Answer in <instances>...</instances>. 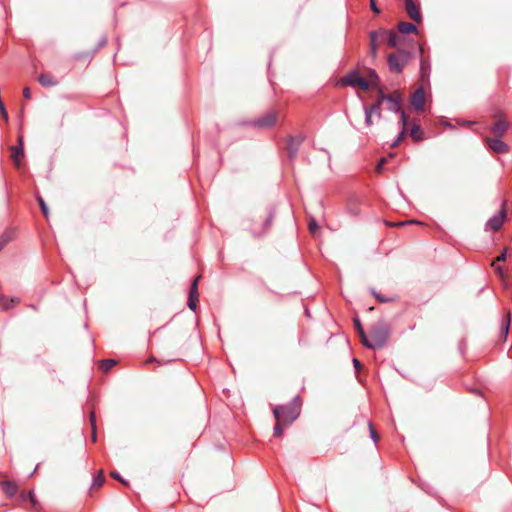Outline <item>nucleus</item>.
Returning <instances> with one entry per match:
<instances>
[{
    "label": "nucleus",
    "instance_id": "13d9d810",
    "mask_svg": "<svg viewBox=\"0 0 512 512\" xmlns=\"http://www.w3.org/2000/svg\"><path fill=\"white\" fill-rule=\"evenodd\" d=\"M35 469H37V467H36ZM35 471H36V470H34L33 472H31L30 476L34 475Z\"/></svg>",
    "mask_w": 512,
    "mask_h": 512
},
{
    "label": "nucleus",
    "instance_id": "f8f14e48",
    "mask_svg": "<svg viewBox=\"0 0 512 512\" xmlns=\"http://www.w3.org/2000/svg\"><path fill=\"white\" fill-rule=\"evenodd\" d=\"M398 113L400 114L401 130L397 138L391 144L392 148H395L399 145V143L404 139L407 132L408 118L403 110H400Z\"/></svg>",
    "mask_w": 512,
    "mask_h": 512
},
{
    "label": "nucleus",
    "instance_id": "7c9ffc66",
    "mask_svg": "<svg viewBox=\"0 0 512 512\" xmlns=\"http://www.w3.org/2000/svg\"><path fill=\"white\" fill-rule=\"evenodd\" d=\"M189 296L191 298L198 297V278H195L192 281L191 286H190V290H189Z\"/></svg>",
    "mask_w": 512,
    "mask_h": 512
},
{
    "label": "nucleus",
    "instance_id": "4be33fe9",
    "mask_svg": "<svg viewBox=\"0 0 512 512\" xmlns=\"http://www.w3.org/2000/svg\"><path fill=\"white\" fill-rule=\"evenodd\" d=\"M410 137L418 142L423 139V131L418 123H414L410 129Z\"/></svg>",
    "mask_w": 512,
    "mask_h": 512
},
{
    "label": "nucleus",
    "instance_id": "473e14b6",
    "mask_svg": "<svg viewBox=\"0 0 512 512\" xmlns=\"http://www.w3.org/2000/svg\"><path fill=\"white\" fill-rule=\"evenodd\" d=\"M371 293L375 296V298L380 302V303H387L389 301H391L390 298L380 294V293H377L374 289L371 290Z\"/></svg>",
    "mask_w": 512,
    "mask_h": 512
},
{
    "label": "nucleus",
    "instance_id": "ea45409f",
    "mask_svg": "<svg viewBox=\"0 0 512 512\" xmlns=\"http://www.w3.org/2000/svg\"><path fill=\"white\" fill-rule=\"evenodd\" d=\"M317 230H318V224H317L316 220L315 219H311L310 222H309V231L312 234H315Z\"/></svg>",
    "mask_w": 512,
    "mask_h": 512
},
{
    "label": "nucleus",
    "instance_id": "4468645a",
    "mask_svg": "<svg viewBox=\"0 0 512 512\" xmlns=\"http://www.w3.org/2000/svg\"><path fill=\"white\" fill-rule=\"evenodd\" d=\"M386 102L388 109L394 113H398L401 109L402 98L398 93L386 94Z\"/></svg>",
    "mask_w": 512,
    "mask_h": 512
},
{
    "label": "nucleus",
    "instance_id": "f03ea898",
    "mask_svg": "<svg viewBox=\"0 0 512 512\" xmlns=\"http://www.w3.org/2000/svg\"><path fill=\"white\" fill-rule=\"evenodd\" d=\"M389 336L390 326L386 322L380 320L371 327L370 337L376 349L382 348L387 343Z\"/></svg>",
    "mask_w": 512,
    "mask_h": 512
},
{
    "label": "nucleus",
    "instance_id": "39448f33",
    "mask_svg": "<svg viewBox=\"0 0 512 512\" xmlns=\"http://www.w3.org/2000/svg\"><path fill=\"white\" fill-rule=\"evenodd\" d=\"M277 121V113L275 111H268L264 115L249 122L248 124L259 129H267L273 127Z\"/></svg>",
    "mask_w": 512,
    "mask_h": 512
},
{
    "label": "nucleus",
    "instance_id": "49530a36",
    "mask_svg": "<svg viewBox=\"0 0 512 512\" xmlns=\"http://www.w3.org/2000/svg\"><path fill=\"white\" fill-rule=\"evenodd\" d=\"M106 44H107V37H106V36H103V37L99 40V42H98L97 49L104 47Z\"/></svg>",
    "mask_w": 512,
    "mask_h": 512
},
{
    "label": "nucleus",
    "instance_id": "f704fd0d",
    "mask_svg": "<svg viewBox=\"0 0 512 512\" xmlns=\"http://www.w3.org/2000/svg\"><path fill=\"white\" fill-rule=\"evenodd\" d=\"M38 202H39L42 213L47 218L49 211H48V207H47L45 201L43 200L42 197H38Z\"/></svg>",
    "mask_w": 512,
    "mask_h": 512
},
{
    "label": "nucleus",
    "instance_id": "a18cd8bd",
    "mask_svg": "<svg viewBox=\"0 0 512 512\" xmlns=\"http://www.w3.org/2000/svg\"><path fill=\"white\" fill-rule=\"evenodd\" d=\"M386 163V159L385 158H381L380 161L378 162L377 166H376V171L377 172H381L384 164Z\"/></svg>",
    "mask_w": 512,
    "mask_h": 512
},
{
    "label": "nucleus",
    "instance_id": "b1692460",
    "mask_svg": "<svg viewBox=\"0 0 512 512\" xmlns=\"http://www.w3.org/2000/svg\"><path fill=\"white\" fill-rule=\"evenodd\" d=\"M19 301L20 300L18 298H11L10 300H7L4 295L0 294V308L3 310H8L18 304Z\"/></svg>",
    "mask_w": 512,
    "mask_h": 512
},
{
    "label": "nucleus",
    "instance_id": "864d4df0",
    "mask_svg": "<svg viewBox=\"0 0 512 512\" xmlns=\"http://www.w3.org/2000/svg\"><path fill=\"white\" fill-rule=\"evenodd\" d=\"M471 124H472V122H470V121H465V122L462 123V125H467V126H469Z\"/></svg>",
    "mask_w": 512,
    "mask_h": 512
},
{
    "label": "nucleus",
    "instance_id": "c03bdc74",
    "mask_svg": "<svg viewBox=\"0 0 512 512\" xmlns=\"http://www.w3.org/2000/svg\"><path fill=\"white\" fill-rule=\"evenodd\" d=\"M370 8L371 10L376 13V14H379L380 13V9L378 8V6L376 5L375 3V0H370Z\"/></svg>",
    "mask_w": 512,
    "mask_h": 512
},
{
    "label": "nucleus",
    "instance_id": "c9c22d12",
    "mask_svg": "<svg viewBox=\"0 0 512 512\" xmlns=\"http://www.w3.org/2000/svg\"><path fill=\"white\" fill-rule=\"evenodd\" d=\"M90 422H91L92 429H93L92 438H93V441H96V420H95V413L94 412H92L90 414Z\"/></svg>",
    "mask_w": 512,
    "mask_h": 512
},
{
    "label": "nucleus",
    "instance_id": "c85d7f7f",
    "mask_svg": "<svg viewBox=\"0 0 512 512\" xmlns=\"http://www.w3.org/2000/svg\"><path fill=\"white\" fill-rule=\"evenodd\" d=\"M12 239V232L6 231L2 236H0V251L5 247V245Z\"/></svg>",
    "mask_w": 512,
    "mask_h": 512
},
{
    "label": "nucleus",
    "instance_id": "bb28decb",
    "mask_svg": "<svg viewBox=\"0 0 512 512\" xmlns=\"http://www.w3.org/2000/svg\"><path fill=\"white\" fill-rule=\"evenodd\" d=\"M368 76H369V81H368L369 86H379L380 78L375 70H370Z\"/></svg>",
    "mask_w": 512,
    "mask_h": 512
},
{
    "label": "nucleus",
    "instance_id": "1a4fd4ad",
    "mask_svg": "<svg viewBox=\"0 0 512 512\" xmlns=\"http://www.w3.org/2000/svg\"><path fill=\"white\" fill-rule=\"evenodd\" d=\"M486 144L495 153L503 154L509 152V146L500 138H487Z\"/></svg>",
    "mask_w": 512,
    "mask_h": 512
},
{
    "label": "nucleus",
    "instance_id": "79ce46f5",
    "mask_svg": "<svg viewBox=\"0 0 512 512\" xmlns=\"http://www.w3.org/2000/svg\"><path fill=\"white\" fill-rule=\"evenodd\" d=\"M111 476L114 479H116V480L120 481L121 483H123L124 485H128V482L125 481L118 472H116V471L111 472Z\"/></svg>",
    "mask_w": 512,
    "mask_h": 512
},
{
    "label": "nucleus",
    "instance_id": "f257e3e1",
    "mask_svg": "<svg viewBox=\"0 0 512 512\" xmlns=\"http://www.w3.org/2000/svg\"><path fill=\"white\" fill-rule=\"evenodd\" d=\"M273 414L278 422H283L284 426L291 425L300 414V398L295 396L292 401L286 405H279L273 409Z\"/></svg>",
    "mask_w": 512,
    "mask_h": 512
},
{
    "label": "nucleus",
    "instance_id": "c756f323",
    "mask_svg": "<svg viewBox=\"0 0 512 512\" xmlns=\"http://www.w3.org/2000/svg\"><path fill=\"white\" fill-rule=\"evenodd\" d=\"M12 239V232L6 231L2 236H0V251L5 247V245Z\"/></svg>",
    "mask_w": 512,
    "mask_h": 512
},
{
    "label": "nucleus",
    "instance_id": "cd10ccee",
    "mask_svg": "<svg viewBox=\"0 0 512 512\" xmlns=\"http://www.w3.org/2000/svg\"><path fill=\"white\" fill-rule=\"evenodd\" d=\"M116 364V361L113 359H105L102 360L100 363V368L104 372H108L114 365Z\"/></svg>",
    "mask_w": 512,
    "mask_h": 512
},
{
    "label": "nucleus",
    "instance_id": "de8ad7c7",
    "mask_svg": "<svg viewBox=\"0 0 512 512\" xmlns=\"http://www.w3.org/2000/svg\"><path fill=\"white\" fill-rule=\"evenodd\" d=\"M353 365L356 371H359L362 366L361 362L356 358L353 359Z\"/></svg>",
    "mask_w": 512,
    "mask_h": 512
},
{
    "label": "nucleus",
    "instance_id": "5701e85b",
    "mask_svg": "<svg viewBox=\"0 0 512 512\" xmlns=\"http://www.w3.org/2000/svg\"><path fill=\"white\" fill-rule=\"evenodd\" d=\"M510 318H511V315H510V311L508 310V311H506L505 315L503 316L502 323H501V335H503L504 338H506L509 333Z\"/></svg>",
    "mask_w": 512,
    "mask_h": 512
},
{
    "label": "nucleus",
    "instance_id": "58836bf2",
    "mask_svg": "<svg viewBox=\"0 0 512 512\" xmlns=\"http://www.w3.org/2000/svg\"><path fill=\"white\" fill-rule=\"evenodd\" d=\"M353 323H354V327H355V329H356V331L358 332L359 335L362 332H365L363 327H362V324H361V321H360L359 318H354Z\"/></svg>",
    "mask_w": 512,
    "mask_h": 512
},
{
    "label": "nucleus",
    "instance_id": "a878e982",
    "mask_svg": "<svg viewBox=\"0 0 512 512\" xmlns=\"http://www.w3.org/2000/svg\"><path fill=\"white\" fill-rule=\"evenodd\" d=\"M420 72H421V75H422L423 78L426 77V76H429V73H430V63H429L428 60L421 59Z\"/></svg>",
    "mask_w": 512,
    "mask_h": 512
},
{
    "label": "nucleus",
    "instance_id": "412c9836",
    "mask_svg": "<svg viewBox=\"0 0 512 512\" xmlns=\"http://www.w3.org/2000/svg\"><path fill=\"white\" fill-rule=\"evenodd\" d=\"M2 488H3L4 492L7 494V496H9V497H13L17 493V490H18L17 485L11 481H3Z\"/></svg>",
    "mask_w": 512,
    "mask_h": 512
},
{
    "label": "nucleus",
    "instance_id": "e433bc0d",
    "mask_svg": "<svg viewBox=\"0 0 512 512\" xmlns=\"http://www.w3.org/2000/svg\"><path fill=\"white\" fill-rule=\"evenodd\" d=\"M197 303H198V297H196V298H191L190 296L188 297L187 305H188L189 309H191L192 311L196 310Z\"/></svg>",
    "mask_w": 512,
    "mask_h": 512
},
{
    "label": "nucleus",
    "instance_id": "4c0bfd02",
    "mask_svg": "<svg viewBox=\"0 0 512 512\" xmlns=\"http://www.w3.org/2000/svg\"><path fill=\"white\" fill-rule=\"evenodd\" d=\"M364 113H365V124H366L367 126H371V125L373 124V121H372V115H373L374 113H370V111H369V110H367V109H365V108H364Z\"/></svg>",
    "mask_w": 512,
    "mask_h": 512
},
{
    "label": "nucleus",
    "instance_id": "2f4dec72",
    "mask_svg": "<svg viewBox=\"0 0 512 512\" xmlns=\"http://www.w3.org/2000/svg\"><path fill=\"white\" fill-rule=\"evenodd\" d=\"M104 481L105 478L103 476V473L100 471L96 476H94L92 485L100 487L103 485Z\"/></svg>",
    "mask_w": 512,
    "mask_h": 512
},
{
    "label": "nucleus",
    "instance_id": "ddd939ff",
    "mask_svg": "<svg viewBox=\"0 0 512 512\" xmlns=\"http://www.w3.org/2000/svg\"><path fill=\"white\" fill-rule=\"evenodd\" d=\"M386 101V94L380 89L377 100L370 106H364L365 109L369 110L370 113H374L378 119L381 118V105Z\"/></svg>",
    "mask_w": 512,
    "mask_h": 512
},
{
    "label": "nucleus",
    "instance_id": "aec40b11",
    "mask_svg": "<svg viewBox=\"0 0 512 512\" xmlns=\"http://www.w3.org/2000/svg\"><path fill=\"white\" fill-rule=\"evenodd\" d=\"M398 30L403 34L416 33L417 27L413 23L402 21L398 24Z\"/></svg>",
    "mask_w": 512,
    "mask_h": 512
},
{
    "label": "nucleus",
    "instance_id": "dca6fc26",
    "mask_svg": "<svg viewBox=\"0 0 512 512\" xmlns=\"http://www.w3.org/2000/svg\"><path fill=\"white\" fill-rule=\"evenodd\" d=\"M18 141H19V145L18 146H13L11 148L12 159H13V161H14L16 166H19L20 158L24 155L23 140H22L21 136L19 137Z\"/></svg>",
    "mask_w": 512,
    "mask_h": 512
},
{
    "label": "nucleus",
    "instance_id": "f3484780",
    "mask_svg": "<svg viewBox=\"0 0 512 512\" xmlns=\"http://www.w3.org/2000/svg\"><path fill=\"white\" fill-rule=\"evenodd\" d=\"M378 36H380V29L373 30L369 33L370 38V54L373 58L377 56V49H378Z\"/></svg>",
    "mask_w": 512,
    "mask_h": 512
},
{
    "label": "nucleus",
    "instance_id": "09e8293b",
    "mask_svg": "<svg viewBox=\"0 0 512 512\" xmlns=\"http://www.w3.org/2000/svg\"><path fill=\"white\" fill-rule=\"evenodd\" d=\"M28 497H29V499H30V501H31L32 505H33V506H35V505H36V499H35V494H34V492H33V491H29V493H28Z\"/></svg>",
    "mask_w": 512,
    "mask_h": 512
},
{
    "label": "nucleus",
    "instance_id": "9b49d317",
    "mask_svg": "<svg viewBox=\"0 0 512 512\" xmlns=\"http://www.w3.org/2000/svg\"><path fill=\"white\" fill-rule=\"evenodd\" d=\"M405 9L409 17L416 23L422 21V15L419 7L414 3L413 0H405Z\"/></svg>",
    "mask_w": 512,
    "mask_h": 512
},
{
    "label": "nucleus",
    "instance_id": "9d476101",
    "mask_svg": "<svg viewBox=\"0 0 512 512\" xmlns=\"http://www.w3.org/2000/svg\"><path fill=\"white\" fill-rule=\"evenodd\" d=\"M425 103V92L423 87H419L411 96V105L417 111H422L424 109Z\"/></svg>",
    "mask_w": 512,
    "mask_h": 512
},
{
    "label": "nucleus",
    "instance_id": "72a5a7b5",
    "mask_svg": "<svg viewBox=\"0 0 512 512\" xmlns=\"http://www.w3.org/2000/svg\"><path fill=\"white\" fill-rule=\"evenodd\" d=\"M286 426L283 425V422H278L276 421V425L274 427V436L275 437H279L281 434H282V431H283V428H285Z\"/></svg>",
    "mask_w": 512,
    "mask_h": 512
},
{
    "label": "nucleus",
    "instance_id": "5fc2aeb1",
    "mask_svg": "<svg viewBox=\"0 0 512 512\" xmlns=\"http://www.w3.org/2000/svg\"><path fill=\"white\" fill-rule=\"evenodd\" d=\"M379 41H386L385 37L378 36Z\"/></svg>",
    "mask_w": 512,
    "mask_h": 512
},
{
    "label": "nucleus",
    "instance_id": "37998d69",
    "mask_svg": "<svg viewBox=\"0 0 512 512\" xmlns=\"http://www.w3.org/2000/svg\"><path fill=\"white\" fill-rule=\"evenodd\" d=\"M506 259H507V250H506V249H504V250L500 253V255L497 257L496 261H498V262H504V261H506Z\"/></svg>",
    "mask_w": 512,
    "mask_h": 512
},
{
    "label": "nucleus",
    "instance_id": "3c124183",
    "mask_svg": "<svg viewBox=\"0 0 512 512\" xmlns=\"http://www.w3.org/2000/svg\"><path fill=\"white\" fill-rule=\"evenodd\" d=\"M492 266H494V267H495V270H496V272H497V274H498L499 276H501V277H502V276L504 275V270H503V268H502L501 266H495V264H494V263H492Z\"/></svg>",
    "mask_w": 512,
    "mask_h": 512
},
{
    "label": "nucleus",
    "instance_id": "7ed1b4c3",
    "mask_svg": "<svg viewBox=\"0 0 512 512\" xmlns=\"http://www.w3.org/2000/svg\"><path fill=\"white\" fill-rule=\"evenodd\" d=\"M408 52L405 50H400L397 54H390L387 57V64L389 70L394 73L402 72L405 64L408 60Z\"/></svg>",
    "mask_w": 512,
    "mask_h": 512
},
{
    "label": "nucleus",
    "instance_id": "8fccbe9b",
    "mask_svg": "<svg viewBox=\"0 0 512 512\" xmlns=\"http://www.w3.org/2000/svg\"><path fill=\"white\" fill-rule=\"evenodd\" d=\"M23 96L26 98V99H30L31 98V91L28 87H25L23 89Z\"/></svg>",
    "mask_w": 512,
    "mask_h": 512
},
{
    "label": "nucleus",
    "instance_id": "423d86ee",
    "mask_svg": "<svg viewBox=\"0 0 512 512\" xmlns=\"http://www.w3.org/2000/svg\"><path fill=\"white\" fill-rule=\"evenodd\" d=\"M506 219V203H502L501 210L488 219L486 222V230L498 231Z\"/></svg>",
    "mask_w": 512,
    "mask_h": 512
},
{
    "label": "nucleus",
    "instance_id": "6ab92c4d",
    "mask_svg": "<svg viewBox=\"0 0 512 512\" xmlns=\"http://www.w3.org/2000/svg\"><path fill=\"white\" fill-rule=\"evenodd\" d=\"M38 81L44 87H53L58 84V81L55 80L52 75L47 73L40 74Z\"/></svg>",
    "mask_w": 512,
    "mask_h": 512
},
{
    "label": "nucleus",
    "instance_id": "0eeeda50",
    "mask_svg": "<svg viewBox=\"0 0 512 512\" xmlns=\"http://www.w3.org/2000/svg\"><path fill=\"white\" fill-rule=\"evenodd\" d=\"M304 141V136H289L286 142V150L290 161H294L297 157L299 148Z\"/></svg>",
    "mask_w": 512,
    "mask_h": 512
},
{
    "label": "nucleus",
    "instance_id": "a211bd4d",
    "mask_svg": "<svg viewBox=\"0 0 512 512\" xmlns=\"http://www.w3.org/2000/svg\"><path fill=\"white\" fill-rule=\"evenodd\" d=\"M274 217H275V211L272 209V210H270L269 215L267 216V218L265 219V221L263 223V231L259 232V233L255 232L254 235L256 237H261V236L265 235L270 230L273 220H274Z\"/></svg>",
    "mask_w": 512,
    "mask_h": 512
},
{
    "label": "nucleus",
    "instance_id": "393cba45",
    "mask_svg": "<svg viewBox=\"0 0 512 512\" xmlns=\"http://www.w3.org/2000/svg\"><path fill=\"white\" fill-rule=\"evenodd\" d=\"M361 343L369 349H376V346H374V342L371 337H368L366 332H362L360 335Z\"/></svg>",
    "mask_w": 512,
    "mask_h": 512
},
{
    "label": "nucleus",
    "instance_id": "a19ab883",
    "mask_svg": "<svg viewBox=\"0 0 512 512\" xmlns=\"http://www.w3.org/2000/svg\"><path fill=\"white\" fill-rule=\"evenodd\" d=\"M369 425V430H370V436H371V439L374 441V442H377L378 440V434L376 433V431L374 430L373 426H372V423L369 422L368 423Z\"/></svg>",
    "mask_w": 512,
    "mask_h": 512
},
{
    "label": "nucleus",
    "instance_id": "4d7b16f0",
    "mask_svg": "<svg viewBox=\"0 0 512 512\" xmlns=\"http://www.w3.org/2000/svg\"><path fill=\"white\" fill-rule=\"evenodd\" d=\"M305 313H306L307 316H310V313H309V311L307 309H306Z\"/></svg>",
    "mask_w": 512,
    "mask_h": 512
},
{
    "label": "nucleus",
    "instance_id": "603ef678",
    "mask_svg": "<svg viewBox=\"0 0 512 512\" xmlns=\"http://www.w3.org/2000/svg\"><path fill=\"white\" fill-rule=\"evenodd\" d=\"M349 213H351V214H353V215H357V214H358V211H357V210H355V209L350 208V209H349Z\"/></svg>",
    "mask_w": 512,
    "mask_h": 512
},
{
    "label": "nucleus",
    "instance_id": "2eb2a0df",
    "mask_svg": "<svg viewBox=\"0 0 512 512\" xmlns=\"http://www.w3.org/2000/svg\"><path fill=\"white\" fill-rule=\"evenodd\" d=\"M380 36L385 37L386 42L389 47H391V48L398 47L399 36L397 35V33L395 31L380 28Z\"/></svg>",
    "mask_w": 512,
    "mask_h": 512
},
{
    "label": "nucleus",
    "instance_id": "20e7f679",
    "mask_svg": "<svg viewBox=\"0 0 512 512\" xmlns=\"http://www.w3.org/2000/svg\"><path fill=\"white\" fill-rule=\"evenodd\" d=\"M341 83L346 86L359 87L362 90H367L369 88V82L362 78L356 70L345 75L341 79Z\"/></svg>",
    "mask_w": 512,
    "mask_h": 512
},
{
    "label": "nucleus",
    "instance_id": "6e6d98bb",
    "mask_svg": "<svg viewBox=\"0 0 512 512\" xmlns=\"http://www.w3.org/2000/svg\"><path fill=\"white\" fill-rule=\"evenodd\" d=\"M473 392L476 393V394H480V391L477 390V389L473 390Z\"/></svg>",
    "mask_w": 512,
    "mask_h": 512
},
{
    "label": "nucleus",
    "instance_id": "6e6552de",
    "mask_svg": "<svg viewBox=\"0 0 512 512\" xmlns=\"http://www.w3.org/2000/svg\"><path fill=\"white\" fill-rule=\"evenodd\" d=\"M496 122L491 127V132L495 137L501 138L510 127V123L502 114H495Z\"/></svg>",
    "mask_w": 512,
    "mask_h": 512
}]
</instances>
